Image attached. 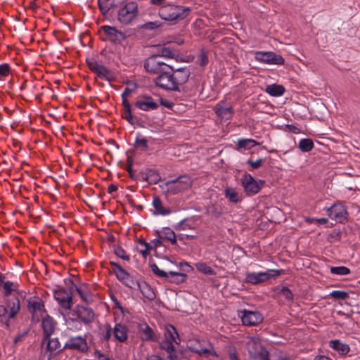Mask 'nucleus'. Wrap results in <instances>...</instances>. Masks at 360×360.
Returning a JSON list of instances; mask_svg holds the SVG:
<instances>
[{
    "instance_id": "nucleus-54",
    "label": "nucleus",
    "mask_w": 360,
    "mask_h": 360,
    "mask_svg": "<svg viewBox=\"0 0 360 360\" xmlns=\"http://www.w3.org/2000/svg\"><path fill=\"white\" fill-rule=\"evenodd\" d=\"M264 162V159L259 158L256 161H253L251 159L248 160L247 163L250 165L252 169H257L262 167Z\"/></svg>"
},
{
    "instance_id": "nucleus-30",
    "label": "nucleus",
    "mask_w": 360,
    "mask_h": 360,
    "mask_svg": "<svg viewBox=\"0 0 360 360\" xmlns=\"http://www.w3.org/2000/svg\"><path fill=\"white\" fill-rule=\"evenodd\" d=\"M153 207L155 210L154 214L167 216L171 213V210L168 207H165L160 198L155 196L152 202Z\"/></svg>"
},
{
    "instance_id": "nucleus-27",
    "label": "nucleus",
    "mask_w": 360,
    "mask_h": 360,
    "mask_svg": "<svg viewBox=\"0 0 360 360\" xmlns=\"http://www.w3.org/2000/svg\"><path fill=\"white\" fill-rule=\"evenodd\" d=\"M116 278L126 287L136 289L139 281L135 280L127 271L123 270L116 276Z\"/></svg>"
},
{
    "instance_id": "nucleus-62",
    "label": "nucleus",
    "mask_w": 360,
    "mask_h": 360,
    "mask_svg": "<svg viewBox=\"0 0 360 360\" xmlns=\"http://www.w3.org/2000/svg\"><path fill=\"white\" fill-rule=\"evenodd\" d=\"M152 243L153 244V245H152L153 249H156L158 247H160L162 245V242L160 238L158 239H154L152 241Z\"/></svg>"
},
{
    "instance_id": "nucleus-57",
    "label": "nucleus",
    "mask_w": 360,
    "mask_h": 360,
    "mask_svg": "<svg viewBox=\"0 0 360 360\" xmlns=\"http://www.w3.org/2000/svg\"><path fill=\"white\" fill-rule=\"evenodd\" d=\"M110 265L112 266L113 273L115 274V276L124 270L119 264L115 262H110Z\"/></svg>"
},
{
    "instance_id": "nucleus-18",
    "label": "nucleus",
    "mask_w": 360,
    "mask_h": 360,
    "mask_svg": "<svg viewBox=\"0 0 360 360\" xmlns=\"http://www.w3.org/2000/svg\"><path fill=\"white\" fill-rule=\"evenodd\" d=\"M328 214L331 219L339 223H345L347 219V212L340 203L334 204L328 208Z\"/></svg>"
},
{
    "instance_id": "nucleus-20",
    "label": "nucleus",
    "mask_w": 360,
    "mask_h": 360,
    "mask_svg": "<svg viewBox=\"0 0 360 360\" xmlns=\"http://www.w3.org/2000/svg\"><path fill=\"white\" fill-rule=\"evenodd\" d=\"M134 105L143 111H150L158 108L159 104L152 97L146 95L141 96L134 103Z\"/></svg>"
},
{
    "instance_id": "nucleus-46",
    "label": "nucleus",
    "mask_w": 360,
    "mask_h": 360,
    "mask_svg": "<svg viewBox=\"0 0 360 360\" xmlns=\"http://www.w3.org/2000/svg\"><path fill=\"white\" fill-rule=\"evenodd\" d=\"M177 230H188L193 229V223L188 219L181 220L176 226Z\"/></svg>"
},
{
    "instance_id": "nucleus-2",
    "label": "nucleus",
    "mask_w": 360,
    "mask_h": 360,
    "mask_svg": "<svg viewBox=\"0 0 360 360\" xmlns=\"http://www.w3.org/2000/svg\"><path fill=\"white\" fill-rule=\"evenodd\" d=\"M179 343L180 338L176 328L172 325H166L164 337L159 341V346L166 352L169 360H177L176 345Z\"/></svg>"
},
{
    "instance_id": "nucleus-1",
    "label": "nucleus",
    "mask_w": 360,
    "mask_h": 360,
    "mask_svg": "<svg viewBox=\"0 0 360 360\" xmlns=\"http://www.w3.org/2000/svg\"><path fill=\"white\" fill-rule=\"evenodd\" d=\"M190 75L191 70L187 67L174 69L171 66L156 77L155 84L165 90L180 91L179 86L188 81Z\"/></svg>"
},
{
    "instance_id": "nucleus-6",
    "label": "nucleus",
    "mask_w": 360,
    "mask_h": 360,
    "mask_svg": "<svg viewBox=\"0 0 360 360\" xmlns=\"http://www.w3.org/2000/svg\"><path fill=\"white\" fill-rule=\"evenodd\" d=\"M192 180L188 175H182L178 178L167 181L160 185V188L166 195H177L191 187Z\"/></svg>"
},
{
    "instance_id": "nucleus-23",
    "label": "nucleus",
    "mask_w": 360,
    "mask_h": 360,
    "mask_svg": "<svg viewBox=\"0 0 360 360\" xmlns=\"http://www.w3.org/2000/svg\"><path fill=\"white\" fill-rule=\"evenodd\" d=\"M112 339L120 343L126 342L128 340L129 328L123 323H116L112 328Z\"/></svg>"
},
{
    "instance_id": "nucleus-11",
    "label": "nucleus",
    "mask_w": 360,
    "mask_h": 360,
    "mask_svg": "<svg viewBox=\"0 0 360 360\" xmlns=\"http://www.w3.org/2000/svg\"><path fill=\"white\" fill-rule=\"evenodd\" d=\"M86 62L91 71L95 73L99 78L108 82H112L115 79V76L112 71L98 63L95 58H87Z\"/></svg>"
},
{
    "instance_id": "nucleus-60",
    "label": "nucleus",
    "mask_w": 360,
    "mask_h": 360,
    "mask_svg": "<svg viewBox=\"0 0 360 360\" xmlns=\"http://www.w3.org/2000/svg\"><path fill=\"white\" fill-rule=\"evenodd\" d=\"M286 127L294 134H299L300 132V129L295 125L288 124L286 125Z\"/></svg>"
},
{
    "instance_id": "nucleus-36",
    "label": "nucleus",
    "mask_w": 360,
    "mask_h": 360,
    "mask_svg": "<svg viewBox=\"0 0 360 360\" xmlns=\"http://www.w3.org/2000/svg\"><path fill=\"white\" fill-rule=\"evenodd\" d=\"M248 349L251 358L265 349L262 344L255 340H251L248 342Z\"/></svg>"
},
{
    "instance_id": "nucleus-3",
    "label": "nucleus",
    "mask_w": 360,
    "mask_h": 360,
    "mask_svg": "<svg viewBox=\"0 0 360 360\" xmlns=\"http://www.w3.org/2000/svg\"><path fill=\"white\" fill-rule=\"evenodd\" d=\"M61 337L66 338V341L60 351L69 350L81 354H87L90 352V346L87 340L88 333L70 335L68 332L63 331Z\"/></svg>"
},
{
    "instance_id": "nucleus-22",
    "label": "nucleus",
    "mask_w": 360,
    "mask_h": 360,
    "mask_svg": "<svg viewBox=\"0 0 360 360\" xmlns=\"http://www.w3.org/2000/svg\"><path fill=\"white\" fill-rule=\"evenodd\" d=\"M241 181L245 192L249 195H255L259 191L261 188L259 184L250 174H245L242 177Z\"/></svg>"
},
{
    "instance_id": "nucleus-29",
    "label": "nucleus",
    "mask_w": 360,
    "mask_h": 360,
    "mask_svg": "<svg viewBox=\"0 0 360 360\" xmlns=\"http://www.w3.org/2000/svg\"><path fill=\"white\" fill-rule=\"evenodd\" d=\"M136 288L139 289L141 293L143 295L144 297L150 301H153L155 299L156 295L154 292L153 288L149 285L145 281H141L138 283L136 285Z\"/></svg>"
},
{
    "instance_id": "nucleus-63",
    "label": "nucleus",
    "mask_w": 360,
    "mask_h": 360,
    "mask_svg": "<svg viewBox=\"0 0 360 360\" xmlns=\"http://www.w3.org/2000/svg\"><path fill=\"white\" fill-rule=\"evenodd\" d=\"M229 360H239L235 350L229 353Z\"/></svg>"
},
{
    "instance_id": "nucleus-24",
    "label": "nucleus",
    "mask_w": 360,
    "mask_h": 360,
    "mask_svg": "<svg viewBox=\"0 0 360 360\" xmlns=\"http://www.w3.org/2000/svg\"><path fill=\"white\" fill-rule=\"evenodd\" d=\"M41 318V327L43 329V336L45 338H49L55 331L56 322L48 314H46Z\"/></svg>"
},
{
    "instance_id": "nucleus-44",
    "label": "nucleus",
    "mask_w": 360,
    "mask_h": 360,
    "mask_svg": "<svg viewBox=\"0 0 360 360\" xmlns=\"http://www.w3.org/2000/svg\"><path fill=\"white\" fill-rule=\"evenodd\" d=\"M330 273L335 275L347 276L350 274V269L346 266H331Z\"/></svg>"
},
{
    "instance_id": "nucleus-17",
    "label": "nucleus",
    "mask_w": 360,
    "mask_h": 360,
    "mask_svg": "<svg viewBox=\"0 0 360 360\" xmlns=\"http://www.w3.org/2000/svg\"><path fill=\"white\" fill-rule=\"evenodd\" d=\"M255 58L257 61L266 64L283 65L285 60L281 56L274 52H262L256 53Z\"/></svg>"
},
{
    "instance_id": "nucleus-56",
    "label": "nucleus",
    "mask_w": 360,
    "mask_h": 360,
    "mask_svg": "<svg viewBox=\"0 0 360 360\" xmlns=\"http://www.w3.org/2000/svg\"><path fill=\"white\" fill-rule=\"evenodd\" d=\"M254 360H269V352L265 349L252 357Z\"/></svg>"
},
{
    "instance_id": "nucleus-45",
    "label": "nucleus",
    "mask_w": 360,
    "mask_h": 360,
    "mask_svg": "<svg viewBox=\"0 0 360 360\" xmlns=\"http://www.w3.org/2000/svg\"><path fill=\"white\" fill-rule=\"evenodd\" d=\"M196 269L206 275H212L213 269L205 262H198L195 264Z\"/></svg>"
},
{
    "instance_id": "nucleus-51",
    "label": "nucleus",
    "mask_w": 360,
    "mask_h": 360,
    "mask_svg": "<svg viewBox=\"0 0 360 360\" xmlns=\"http://www.w3.org/2000/svg\"><path fill=\"white\" fill-rule=\"evenodd\" d=\"M330 295L333 298L336 300H345L349 297L348 293L342 290H333Z\"/></svg>"
},
{
    "instance_id": "nucleus-28",
    "label": "nucleus",
    "mask_w": 360,
    "mask_h": 360,
    "mask_svg": "<svg viewBox=\"0 0 360 360\" xmlns=\"http://www.w3.org/2000/svg\"><path fill=\"white\" fill-rule=\"evenodd\" d=\"M139 332L143 341H156L157 336L153 329L146 323L139 324Z\"/></svg>"
},
{
    "instance_id": "nucleus-61",
    "label": "nucleus",
    "mask_w": 360,
    "mask_h": 360,
    "mask_svg": "<svg viewBox=\"0 0 360 360\" xmlns=\"http://www.w3.org/2000/svg\"><path fill=\"white\" fill-rule=\"evenodd\" d=\"M146 27L150 30H154L159 27V24L157 22H150L145 25Z\"/></svg>"
},
{
    "instance_id": "nucleus-33",
    "label": "nucleus",
    "mask_w": 360,
    "mask_h": 360,
    "mask_svg": "<svg viewBox=\"0 0 360 360\" xmlns=\"http://www.w3.org/2000/svg\"><path fill=\"white\" fill-rule=\"evenodd\" d=\"M160 239H165L170 241L172 245L176 244V237L175 233L169 227L162 228V230L157 232Z\"/></svg>"
},
{
    "instance_id": "nucleus-52",
    "label": "nucleus",
    "mask_w": 360,
    "mask_h": 360,
    "mask_svg": "<svg viewBox=\"0 0 360 360\" xmlns=\"http://www.w3.org/2000/svg\"><path fill=\"white\" fill-rule=\"evenodd\" d=\"M123 119L126 120L129 123L133 124L134 123V118L131 113V108L124 109L122 113Z\"/></svg>"
},
{
    "instance_id": "nucleus-38",
    "label": "nucleus",
    "mask_w": 360,
    "mask_h": 360,
    "mask_svg": "<svg viewBox=\"0 0 360 360\" xmlns=\"http://www.w3.org/2000/svg\"><path fill=\"white\" fill-rule=\"evenodd\" d=\"M144 181H148L150 184H156L160 181V176L159 173L153 169H148L146 174L143 176Z\"/></svg>"
},
{
    "instance_id": "nucleus-39",
    "label": "nucleus",
    "mask_w": 360,
    "mask_h": 360,
    "mask_svg": "<svg viewBox=\"0 0 360 360\" xmlns=\"http://www.w3.org/2000/svg\"><path fill=\"white\" fill-rule=\"evenodd\" d=\"M285 88L281 84H271L266 87V92L271 96H281L285 92Z\"/></svg>"
},
{
    "instance_id": "nucleus-12",
    "label": "nucleus",
    "mask_w": 360,
    "mask_h": 360,
    "mask_svg": "<svg viewBox=\"0 0 360 360\" xmlns=\"http://www.w3.org/2000/svg\"><path fill=\"white\" fill-rule=\"evenodd\" d=\"M70 311L86 326H90L94 321L95 313L91 307L78 304Z\"/></svg>"
},
{
    "instance_id": "nucleus-58",
    "label": "nucleus",
    "mask_w": 360,
    "mask_h": 360,
    "mask_svg": "<svg viewBox=\"0 0 360 360\" xmlns=\"http://www.w3.org/2000/svg\"><path fill=\"white\" fill-rule=\"evenodd\" d=\"M167 0H150V4L155 6H160V8L165 4Z\"/></svg>"
},
{
    "instance_id": "nucleus-41",
    "label": "nucleus",
    "mask_w": 360,
    "mask_h": 360,
    "mask_svg": "<svg viewBox=\"0 0 360 360\" xmlns=\"http://www.w3.org/2000/svg\"><path fill=\"white\" fill-rule=\"evenodd\" d=\"M314 146V142L311 139H302L298 143L299 149L303 153L311 151Z\"/></svg>"
},
{
    "instance_id": "nucleus-14",
    "label": "nucleus",
    "mask_w": 360,
    "mask_h": 360,
    "mask_svg": "<svg viewBox=\"0 0 360 360\" xmlns=\"http://www.w3.org/2000/svg\"><path fill=\"white\" fill-rule=\"evenodd\" d=\"M27 307L32 314L33 319L39 321L46 313L42 300L39 297H32L27 300Z\"/></svg>"
},
{
    "instance_id": "nucleus-47",
    "label": "nucleus",
    "mask_w": 360,
    "mask_h": 360,
    "mask_svg": "<svg viewBox=\"0 0 360 360\" xmlns=\"http://www.w3.org/2000/svg\"><path fill=\"white\" fill-rule=\"evenodd\" d=\"M155 55H160V58L162 59V58H172L175 54L169 47H161Z\"/></svg>"
},
{
    "instance_id": "nucleus-16",
    "label": "nucleus",
    "mask_w": 360,
    "mask_h": 360,
    "mask_svg": "<svg viewBox=\"0 0 360 360\" xmlns=\"http://www.w3.org/2000/svg\"><path fill=\"white\" fill-rule=\"evenodd\" d=\"M273 291V297L278 302L286 304H291L293 302L294 295L288 287L278 285L274 288Z\"/></svg>"
},
{
    "instance_id": "nucleus-26",
    "label": "nucleus",
    "mask_w": 360,
    "mask_h": 360,
    "mask_svg": "<svg viewBox=\"0 0 360 360\" xmlns=\"http://www.w3.org/2000/svg\"><path fill=\"white\" fill-rule=\"evenodd\" d=\"M43 344H46V351L49 352V359H51L53 356V353L57 349H60L61 344L58 338H43ZM62 351L58 350V352H61Z\"/></svg>"
},
{
    "instance_id": "nucleus-21",
    "label": "nucleus",
    "mask_w": 360,
    "mask_h": 360,
    "mask_svg": "<svg viewBox=\"0 0 360 360\" xmlns=\"http://www.w3.org/2000/svg\"><path fill=\"white\" fill-rule=\"evenodd\" d=\"M104 34L106 35L108 40L112 43L120 44L123 41L126 35L121 31L117 30L115 27L105 25L101 27Z\"/></svg>"
},
{
    "instance_id": "nucleus-4",
    "label": "nucleus",
    "mask_w": 360,
    "mask_h": 360,
    "mask_svg": "<svg viewBox=\"0 0 360 360\" xmlns=\"http://www.w3.org/2000/svg\"><path fill=\"white\" fill-rule=\"evenodd\" d=\"M189 7H185L174 4H167L161 6L158 10V15L165 21H179L185 19L190 13Z\"/></svg>"
},
{
    "instance_id": "nucleus-13",
    "label": "nucleus",
    "mask_w": 360,
    "mask_h": 360,
    "mask_svg": "<svg viewBox=\"0 0 360 360\" xmlns=\"http://www.w3.org/2000/svg\"><path fill=\"white\" fill-rule=\"evenodd\" d=\"M55 300L58 302L62 311L70 310L72 304V295L63 288L53 290Z\"/></svg>"
},
{
    "instance_id": "nucleus-8",
    "label": "nucleus",
    "mask_w": 360,
    "mask_h": 360,
    "mask_svg": "<svg viewBox=\"0 0 360 360\" xmlns=\"http://www.w3.org/2000/svg\"><path fill=\"white\" fill-rule=\"evenodd\" d=\"M139 14L138 4L135 1L124 4L118 11L117 19L124 25L130 24Z\"/></svg>"
},
{
    "instance_id": "nucleus-40",
    "label": "nucleus",
    "mask_w": 360,
    "mask_h": 360,
    "mask_svg": "<svg viewBox=\"0 0 360 360\" xmlns=\"http://www.w3.org/2000/svg\"><path fill=\"white\" fill-rule=\"evenodd\" d=\"M112 328H111L110 324L106 323L102 328H101L99 332V338L101 340L108 342L111 338H112Z\"/></svg>"
},
{
    "instance_id": "nucleus-37",
    "label": "nucleus",
    "mask_w": 360,
    "mask_h": 360,
    "mask_svg": "<svg viewBox=\"0 0 360 360\" xmlns=\"http://www.w3.org/2000/svg\"><path fill=\"white\" fill-rule=\"evenodd\" d=\"M193 351L200 354L212 355L213 356H217V352L214 351L213 346L210 343H207V346L203 347L199 345L197 347L193 348Z\"/></svg>"
},
{
    "instance_id": "nucleus-64",
    "label": "nucleus",
    "mask_w": 360,
    "mask_h": 360,
    "mask_svg": "<svg viewBox=\"0 0 360 360\" xmlns=\"http://www.w3.org/2000/svg\"><path fill=\"white\" fill-rule=\"evenodd\" d=\"M314 360H332L330 357L325 355H320L315 357Z\"/></svg>"
},
{
    "instance_id": "nucleus-42",
    "label": "nucleus",
    "mask_w": 360,
    "mask_h": 360,
    "mask_svg": "<svg viewBox=\"0 0 360 360\" xmlns=\"http://www.w3.org/2000/svg\"><path fill=\"white\" fill-rule=\"evenodd\" d=\"M137 250L142 255L143 258L146 259V257L149 255V251L150 250H153V246L152 245L146 243L144 240H139L138 243Z\"/></svg>"
},
{
    "instance_id": "nucleus-25",
    "label": "nucleus",
    "mask_w": 360,
    "mask_h": 360,
    "mask_svg": "<svg viewBox=\"0 0 360 360\" xmlns=\"http://www.w3.org/2000/svg\"><path fill=\"white\" fill-rule=\"evenodd\" d=\"M224 103V101H221L217 103L214 108V112L221 120H228L233 117L234 111L232 106L225 107Z\"/></svg>"
},
{
    "instance_id": "nucleus-49",
    "label": "nucleus",
    "mask_w": 360,
    "mask_h": 360,
    "mask_svg": "<svg viewBox=\"0 0 360 360\" xmlns=\"http://www.w3.org/2000/svg\"><path fill=\"white\" fill-rule=\"evenodd\" d=\"M225 196L231 202L237 203L239 201L238 193L236 191L231 190L229 188L226 189Z\"/></svg>"
},
{
    "instance_id": "nucleus-35",
    "label": "nucleus",
    "mask_w": 360,
    "mask_h": 360,
    "mask_svg": "<svg viewBox=\"0 0 360 360\" xmlns=\"http://www.w3.org/2000/svg\"><path fill=\"white\" fill-rule=\"evenodd\" d=\"M98 8L103 15H106L108 11L116 6L115 0H98Z\"/></svg>"
},
{
    "instance_id": "nucleus-31",
    "label": "nucleus",
    "mask_w": 360,
    "mask_h": 360,
    "mask_svg": "<svg viewBox=\"0 0 360 360\" xmlns=\"http://www.w3.org/2000/svg\"><path fill=\"white\" fill-rule=\"evenodd\" d=\"M260 144V143L254 139L241 138L238 139L236 143L235 149L238 151H241L242 150H248Z\"/></svg>"
},
{
    "instance_id": "nucleus-53",
    "label": "nucleus",
    "mask_w": 360,
    "mask_h": 360,
    "mask_svg": "<svg viewBox=\"0 0 360 360\" xmlns=\"http://www.w3.org/2000/svg\"><path fill=\"white\" fill-rule=\"evenodd\" d=\"M10 72L11 67L8 63H2L0 65V77H6L9 75Z\"/></svg>"
},
{
    "instance_id": "nucleus-32",
    "label": "nucleus",
    "mask_w": 360,
    "mask_h": 360,
    "mask_svg": "<svg viewBox=\"0 0 360 360\" xmlns=\"http://www.w3.org/2000/svg\"><path fill=\"white\" fill-rule=\"evenodd\" d=\"M328 345L330 348L334 349L335 352H337L341 356L347 355L350 351L349 346L346 343L342 342L339 340H330L328 342Z\"/></svg>"
},
{
    "instance_id": "nucleus-7",
    "label": "nucleus",
    "mask_w": 360,
    "mask_h": 360,
    "mask_svg": "<svg viewBox=\"0 0 360 360\" xmlns=\"http://www.w3.org/2000/svg\"><path fill=\"white\" fill-rule=\"evenodd\" d=\"M283 270L268 269L261 272H247L245 274V282L252 285L263 283L271 278H275L282 274Z\"/></svg>"
},
{
    "instance_id": "nucleus-19",
    "label": "nucleus",
    "mask_w": 360,
    "mask_h": 360,
    "mask_svg": "<svg viewBox=\"0 0 360 360\" xmlns=\"http://www.w3.org/2000/svg\"><path fill=\"white\" fill-rule=\"evenodd\" d=\"M241 314L240 318L244 326H257L263 321V316L259 311H252L245 309L241 311Z\"/></svg>"
},
{
    "instance_id": "nucleus-50",
    "label": "nucleus",
    "mask_w": 360,
    "mask_h": 360,
    "mask_svg": "<svg viewBox=\"0 0 360 360\" xmlns=\"http://www.w3.org/2000/svg\"><path fill=\"white\" fill-rule=\"evenodd\" d=\"M114 252L118 257L122 259L123 260L129 261L130 259L129 256L127 254L125 250L120 246L115 248Z\"/></svg>"
},
{
    "instance_id": "nucleus-55",
    "label": "nucleus",
    "mask_w": 360,
    "mask_h": 360,
    "mask_svg": "<svg viewBox=\"0 0 360 360\" xmlns=\"http://www.w3.org/2000/svg\"><path fill=\"white\" fill-rule=\"evenodd\" d=\"M135 146L136 147H142L143 149L147 150L148 148V141L144 137H136L135 141Z\"/></svg>"
},
{
    "instance_id": "nucleus-59",
    "label": "nucleus",
    "mask_w": 360,
    "mask_h": 360,
    "mask_svg": "<svg viewBox=\"0 0 360 360\" xmlns=\"http://www.w3.org/2000/svg\"><path fill=\"white\" fill-rule=\"evenodd\" d=\"M111 300L114 304L115 307L119 309L121 311L123 310L122 306L115 296H111Z\"/></svg>"
},
{
    "instance_id": "nucleus-43",
    "label": "nucleus",
    "mask_w": 360,
    "mask_h": 360,
    "mask_svg": "<svg viewBox=\"0 0 360 360\" xmlns=\"http://www.w3.org/2000/svg\"><path fill=\"white\" fill-rule=\"evenodd\" d=\"M70 283H71L72 285H74L76 288V290H77V293L79 294V295L80 296V297L82 298V300L87 302L90 297V295H89V290L87 289L86 285L82 284L79 287H77L76 285H75L73 282L70 280Z\"/></svg>"
},
{
    "instance_id": "nucleus-15",
    "label": "nucleus",
    "mask_w": 360,
    "mask_h": 360,
    "mask_svg": "<svg viewBox=\"0 0 360 360\" xmlns=\"http://www.w3.org/2000/svg\"><path fill=\"white\" fill-rule=\"evenodd\" d=\"M66 327L65 331H72L77 333L81 331L83 328V323L77 319L74 314L70 311H61Z\"/></svg>"
},
{
    "instance_id": "nucleus-5",
    "label": "nucleus",
    "mask_w": 360,
    "mask_h": 360,
    "mask_svg": "<svg viewBox=\"0 0 360 360\" xmlns=\"http://www.w3.org/2000/svg\"><path fill=\"white\" fill-rule=\"evenodd\" d=\"M20 309V302L17 297L8 299L6 306L0 305V326L8 329L10 320L14 319Z\"/></svg>"
},
{
    "instance_id": "nucleus-34",
    "label": "nucleus",
    "mask_w": 360,
    "mask_h": 360,
    "mask_svg": "<svg viewBox=\"0 0 360 360\" xmlns=\"http://www.w3.org/2000/svg\"><path fill=\"white\" fill-rule=\"evenodd\" d=\"M19 285L18 283L12 281H4L3 284L4 295L8 297L12 292H16L18 294L23 293L24 292H20L18 289Z\"/></svg>"
},
{
    "instance_id": "nucleus-9",
    "label": "nucleus",
    "mask_w": 360,
    "mask_h": 360,
    "mask_svg": "<svg viewBox=\"0 0 360 360\" xmlns=\"http://www.w3.org/2000/svg\"><path fill=\"white\" fill-rule=\"evenodd\" d=\"M144 68L147 72L151 74H162L166 69L171 68V65L165 63L160 58V55L153 54L144 60Z\"/></svg>"
},
{
    "instance_id": "nucleus-48",
    "label": "nucleus",
    "mask_w": 360,
    "mask_h": 360,
    "mask_svg": "<svg viewBox=\"0 0 360 360\" xmlns=\"http://www.w3.org/2000/svg\"><path fill=\"white\" fill-rule=\"evenodd\" d=\"M198 63L201 66L204 67L208 63V53L204 50L202 49L200 52V54L198 58Z\"/></svg>"
},
{
    "instance_id": "nucleus-10",
    "label": "nucleus",
    "mask_w": 360,
    "mask_h": 360,
    "mask_svg": "<svg viewBox=\"0 0 360 360\" xmlns=\"http://www.w3.org/2000/svg\"><path fill=\"white\" fill-rule=\"evenodd\" d=\"M150 269L153 273L158 277L164 278L165 281L174 283V284H180L184 283L186 278L187 275L184 273L176 272V271H169L168 273L165 272L163 270L159 269L157 264H150Z\"/></svg>"
}]
</instances>
